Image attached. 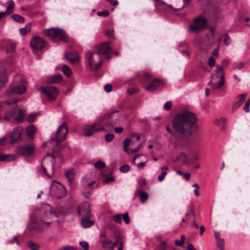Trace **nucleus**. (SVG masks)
Returning <instances> with one entry per match:
<instances>
[{"label":"nucleus","instance_id":"60","mask_svg":"<svg viewBox=\"0 0 250 250\" xmlns=\"http://www.w3.org/2000/svg\"><path fill=\"white\" fill-rule=\"evenodd\" d=\"M242 104L240 102H239V101L236 102V103H235L234 104H233V105L232 106V110H236Z\"/></svg>","mask_w":250,"mask_h":250},{"label":"nucleus","instance_id":"22","mask_svg":"<svg viewBox=\"0 0 250 250\" xmlns=\"http://www.w3.org/2000/svg\"><path fill=\"white\" fill-rule=\"evenodd\" d=\"M36 128L35 126L33 125H30L26 128V133L28 137L32 139L34 138V134L36 132Z\"/></svg>","mask_w":250,"mask_h":250},{"label":"nucleus","instance_id":"39","mask_svg":"<svg viewBox=\"0 0 250 250\" xmlns=\"http://www.w3.org/2000/svg\"><path fill=\"white\" fill-rule=\"evenodd\" d=\"M94 166L96 168L101 170L105 167V164L102 161H98L95 163Z\"/></svg>","mask_w":250,"mask_h":250},{"label":"nucleus","instance_id":"10","mask_svg":"<svg viewBox=\"0 0 250 250\" xmlns=\"http://www.w3.org/2000/svg\"><path fill=\"white\" fill-rule=\"evenodd\" d=\"M16 153L19 155H23L27 157H32L35 155V146L30 144L18 146Z\"/></svg>","mask_w":250,"mask_h":250},{"label":"nucleus","instance_id":"36","mask_svg":"<svg viewBox=\"0 0 250 250\" xmlns=\"http://www.w3.org/2000/svg\"><path fill=\"white\" fill-rule=\"evenodd\" d=\"M8 158H10L11 160H13L16 159V156L14 155H10L9 154L0 155V161L3 162L5 161Z\"/></svg>","mask_w":250,"mask_h":250},{"label":"nucleus","instance_id":"1","mask_svg":"<svg viewBox=\"0 0 250 250\" xmlns=\"http://www.w3.org/2000/svg\"><path fill=\"white\" fill-rule=\"evenodd\" d=\"M197 121V118L195 113L186 110L175 116L172 127L177 134L189 137L192 134L193 126Z\"/></svg>","mask_w":250,"mask_h":250},{"label":"nucleus","instance_id":"42","mask_svg":"<svg viewBox=\"0 0 250 250\" xmlns=\"http://www.w3.org/2000/svg\"><path fill=\"white\" fill-rule=\"evenodd\" d=\"M130 144V140L129 139H126L124 142V150L127 152L128 150L129 146Z\"/></svg>","mask_w":250,"mask_h":250},{"label":"nucleus","instance_id":"19","mask_svg":"<svg viewBox=\"0 0 250 250\" xmlns=\"http://www.w3.org/2000/svg\"><path fill=\"white\" fill-rule=\"evenodd\" d=\"M22 128L21 126L15 128L10 134V139L12 143L16 142L21 136Z\"/></svg>","mask_w":250,"mask_h":250},{"label":"nucleus","instance_id":"50","mask_svg":"<svg viewBox=\"0 0 250 250\" xmlns=\"http://www.w3.org/2000/svg\"><path fill=\"white\" fill-rule=\"evenodd\" d=\"M15 47V45L14 43L9 42L7 45V49L8 52L13 51Z\"/></svg>","mask_w":250,"mask_h":250},{"label":"nucleus","instance_id":"64","mask_svg":"<svg viewBox=\"0 0 250 250\" xmlns=\"http://www.w3.org/2000/svg\"><path fill=\"white\" fill-rule=\"evenodd\" d=\"M167 246V243L165 241L162 242L159 246V250H166Z\"/></svg>","mask_w":250,"mask_h":250},{"label":"nucleus","instance_id":"8","mask_svg":"<svg viewBox=\"0 0 250 250\" xmlns=\"http://www.w3.org/2000/svg\"><path fill=\"white\" fill-rule=\"evenodd\" d=\"M146 80L149 82V84L146 86V90L148 91H153L164 84L163 82L160 79H154L149 73H145Z\"/></svg>","mask_w":250,"mask_h":250},{"label":"nucleus","instance_id":"41","mask_svg":"<svg viewBox=\"0 0 250 250\" xmlns=\"http://www.w3.org/2000/svg\"><path fill=\"white\" fill-rule=\"evenodd\" d=\"M93 124L94 125L95 127H96L97 126H101V127H104V126H106V125L104 123L103 118L98 120L95 123Z\"/></svg>","mask_w":250,"mask_h":250},{"label":"nucleus","instance_id":"63","mask_svg":"<svg viewBox=\"0 0 250 250\" xmlns=\"http://www.w3.org/2000/svg\"><path fill=\"white\" fill-rule=\"evenodd\" d=\"M106 238V232L105 231H102L100 232V240H101L102 239H104V238Z\"/></svg>","mask_w":250,"mask_h":250},{"label":"nucleus","instance_id":"16","mask_svg":"<svg viewBox=\"0 0 250 250\" xmlns=\"http://www.w3.org/2000/svg\"><path fill=\"white\" fill-rule=\"evenodd\" d=\"M105 130L104 127L97 128L94 126L93 124L91 125H85L83 126V131L84 135L86 136L92 135L95 132Z\"/></svg>","mask_w":250,"mask_h":250},{"label":"nucleus","instance_id":"13","mask_svg":"<svg viewBox=\"0 0 250 250\" xmlns=\"http://www.w3.org/2000/svg\"><path fill=\"white\" fill-rule=\"evenodd\" d=\"M17 105H15V108L11 110L5 112L3 117L0 116V121H8L11 123L15 122L16 115L17 113L16 107ZM2 107V104L0 102V109Z\"/></svg>","mask_w":250,"mask_h":250},{"label":"nucleus","instance_id":"5","mask_svg":"<svg viewBox=\"0 0 250 250\" xmlns=\"http://www.w3.org/2000/svg\"><path fill=\"white\" fill-rule=\"evenodd\" d=\"M85 58L86 64L89 65L91 70H98L102 66V59L95 50L93 51L86 52Z\"/></svg>","mask_w":250,"mask_h":250},{"label":"nucleus","instance_id":"11","mask_svg":"<svg viewBox=\"0 0 250 250\" xmlns=\"http://www.w3.org/2000/svg\"><path fill=\"white\" fill-rule=\"evenodd\" d=\"M68 127L65 122L63 123L58 128L55 138H51L50 140L55 141L57 144L64 140L66 137L68 132Z\"/></svg>","mask_w":250,"mask_h":250},{"label":"nucleus","instance_id":"17","mask_svg":"<svg viewBox=\"0 0 250 250\" xmlns=\"http://www.w3.org/2000/svg\"><path fill=\"white\" fill-rule=\"evenodd\" d=\"M26 91V87L23 85H18L11 87L6 91V94L10 96L12 94H22Z\"/></svg>","mask_w":250,"mask_h":250},{"label":"nucleus","instance_id":"15","mask_svg":"<svg viewBox=\"0 0 250 250\" xmlns=\"http://www.w3.org/2000/svg\"><path fill=\"white\" fill-rule=\"evenodd\" d=\"M45 45V41L39 37H34L30 41L31 47L35 50H41Z\"/></svg>","mask_w":250,"mask_h":250},{"label":"nucleus","instance_id":"47","mask_svg":"<svg viewBox=\"0 0 250 250\" xmlns=\"http://www.w3.org/2000/svg\"><path fill=\"white\" fill-rule=\"evenodd\" d=\"M104 181L106 183H108L110 182L113 181L115 180V178L113 176H104Z\"/></svg>","mask_w":250,"mask_h":250},{"label":"nucleus","instance_id":"4","mask_svg":"<svg viewBox=\"0 0 250 250\" xmlns=\"http://www.w3.org/2000/svg\"><path fill=\"white\" fill-rule=\"evenodd\" d=\"M217 69L215 73L211 76V80L208 83L212 89H216L222 87L225 83V72L223 67L218 65H216Z\"/></svg>","mask_w":250,"mask_h":250},{"label":"nucleus","instance_id":"52","mask_svg":"<svg viewBox=\"0 0 250 250\" xmlns=\"http://www.w3.org/2000/svg\"><path fill=\"white\" fill-rule=\"evenodd\" d=\"M123 219L126 224H129L130 222V218L127 213H125L122 215Z\"/></svg>","mask_w":250,"mask_h":250},{"label":"nucleus","instance_id":"12","mask_svg":"<svg viewBox=\"0 0 250 250\" xmlns=\"http://www.w3.org/2000/svg\"><path fill=\"white\" fill-rule=\"evenodd\" d=\"M39 89L50 100H54L59 94L58 90L54 87H43Z\"/></svg>","mask_w":250,"mask_h":250},{"label":"nucleus","instance_id":"33","mask_svg":"<svg viewBox=\"0 0 250 250\" xmlns=\"http://www.w3.org/2000/svg\"><path fill=\"white\" fill-rule=\"evenodd\" d=\"M62 71L66 76L69 77L72 75V71L67 65H64L62 67Z\"/></svg>","mask_w":250,"mask_h":250},{"label":"nucleus","instance_id":"21","mask_svg":"<svg viewBox=\"0 0 250 250\" xmlns=\"http://www.w3.org/2000/svg\"><path fill=\"white\" fill-rule=\"evenodd\" d=\"M65 175L69 183L71 184L75 178L76 171L74 168H71L65 172Z\"/></svg>","mask_w":250,"mask_h":250},{"label":"nucleus","instance_id":"62","mask_svg":"<svg viewBox=\"0 0 250 250\" xmlns=\"http://www.w3.org/2000/svg\"><path fill=\"white\" fill-rule=\"evenodd\" d=\"M104 90L107 92H110L112 90V86L110 84H106L104 86Z\"/></svg>","mask_w":250,"mask_h":250},{"label":"nucleus","instance_id":"6","mask_svg":"<svg viewBox=\"0 0 250 250\" xmlns=\"http://www.w3.org/2000/svg\"><path fill=\"white\" fill-rule=\"evenodd\" d=\"M50 193L55 198L61 199L66 196L67 191L62 184L54 181L50 187Z\"/></svg>","mask_w":250,"mask_h":250},{"label":"nucleus","instance_id":"54","mask_svg":"<svg viewBox=\"0 0 250 250\" xmlns=\"http://www.w3.org/2000/svg\"><path fill=\"white\" fill-rule=\"evenodd\" d=\"M224 42L225 45H228L231 42V39L230 37H229L228 35H225L224 36Z\"/></svg>","mask_w":250,"mask_h":250},{"label":"nucleus","instance_id":"2","mask_svg":"<svg viewBox=\"0 0 250 250\" xmlns=\"http://www.w3.org/2000/svg\"><path fill=\"white\" fill-rule=\"evenodd\" d=\"M55 164L54 156L47 154L42 161L41 166L38 168V172L41 174L51 178L55 172Z\"/></svg>","mask_w":250,"mask_h":250},{"label":"nucleus","instance_id":"26","mask_svg":"<svg viewBox=\"0 0 250 250\" xmlns=\"http://www.w3.org/2000/svg\"><path fill=\"white\" fill-rule=\"evenodd\" d=\"M25 112L24 110L19 109V115L18 116H16L15 123L22 122L24 121Z\"/></svg>","mask_w":250,"mask_h":250},{"label":"nucleus","instance_id":"27","mask_svg":"<svg viewBox=\"0 0 250 250\" xmlns=\"http://www.w3.org/2000/svg\"><path fill=\"white\" fill-rule=\"evenodd\" d=\"M160 169L162 171V173L158 177V180L159 181H162L165 179L166 175L167 174V170H168V167L166 166L161 167Z\"/></svg>","mask_w":250,"mask_h":250},{"label":"nucleus","instance_id":"29","mask_svg":"<svg viewBox=\"0 0 250 250\" xmlns=\"http://www.w3.org/2000/svg\"><path fill=\"white\" fill-rule=\"evenodd\" d=\"M94 183L95 181L89 182V178L86 177L83 178L82 181L83 186L86 188L92 186Z\"/></svg>","mask_w":250,"mask_h":250},{"label":"nucleus","instance_id":"20","mask_svg":"<svg viewBox=\"0 0 250 250\" xmlns=\"http://www.w3.org/2000/svg\"><path fill=\"white\" fill-rule=\"evenodd\" d=\"M7 3L8 6L6 10L4 12H0V20L4 18L7 15H9L12 12L13 8L15 6L14 2L12 0H9Z\"/></svg>","mask_w":250,"mask_h":250},{"label":"nucleus","instance_id":"43","mask_svg":"<svg viewBox=\"0 0 250 250\" xmlns=\"http://www.w3.org/2000/svg\"><path fill=\"white\" fill-rule=\"evenodd\" d=\"M217 245L220 250H224L225 247V241L224 239L217 241Z\"/></svg>","mask_w":250,"mask_h":250},{"label":"nucleus","instance_id":"7","mask_svg":"<svg viewBox=\"0 0 250 250\" xmlns=\"http://www.w3.org/2000/svg\"><path fill=\"white\" fill-rule=\"evenodd\" d=\"M110 42H104L96 45L94 47V50L102 58L108 59L112 55V50L109 46Z\"/></svg>","mask_w":250,"mask_h":250},{"label":"nucleus","instance_id":"45","mask_svg":"<svg viewBox=\"0 0 250 250\" xmlns=\"http://www.w3.org/2000/svg\"><path fill=\"white\" fill-rule=\"evenodd\" d=\"M208 63L210 67H213L215 64V60L213 57L210 56L208 60Z\"/></svg>","mask_w":250,"mask_h":250},{"label":"nucleus","instance_id":"51","mask_svg":"<svg viewBox=\"0 0 250 250\" xmlns=\"http://www.w3.org/2000/svg\"><path fill=\"white\" fill-rule=\"evenodd\" d=\"M114 135L113 134L109 133L105 135V139L107 142H110L113 140Z\"/></svg>","mask_w":250,"mask_h":250},{"label":"nucleus","instance_id":"61","mask_svg":"<svg viewBox=\"0 0 250 250\" xmlns=\"http://www.w3.org/2000/svg\"><path fill=\"white\" fill-rule=\"evenodd\" d=\"M65 57L68 60V61L71 63H75L78 62V58L77 57L71 59L66 57V55H65Z\"/></svg>","mask_w":250,"mask_h":250},{"label":"nucleus","instance_id":"48","mask_svg":"<svg viewBox=\"0 0 250 250\" xmlns=\"http://www.w3.org/2000/svg\"><path fill=\"white\" fill-rule=\"evenodd\" d=\"M114 221L118 223H121L122 222V215L120 214H116L113 217Z\"/></svg>","mask_w":250,"mask_h":250},{"label":"nucleus","instance_id":"49","mask_svg":"<svg viewBox=\"0 0 250 250\" xmlns=\"http://www.w3.org/2000/svg\"><path fill=\"white\" fill-rule=\"evenodd\" d=\"M250 105V98L247 101V102H246L245 105L243 107V109L246 112H250V109H249Z\"/></svg>","mask_w":250,"mask_h":250},{"label":"nucleus","instance_id":"32","mask_svg":"<svg viewBox=\"0 0 250 250\" xmlns=\"http://www.w3.org/2000/svg\"><path fill=\"white\" fill-rule=\"evenodd\" d=\"M138 193L140 195V201L142 203L146 202L148 198V195L146 193L143 192L141 190H139L136 191V193Z\"/></svg>","mask_w":250,"mask_h":250},{"label":"nucleus","instance_id":"34","mask_svg":"<svg viewBox=\"0 0 250 250\" xmlns=\"http://www.w3.org/2000/svg\"><path fill=\"white\" fill-rule=\"evenodd\" d=\"M55 28L45 29L43 33L44 35L48 37H55Z\"/></svg>","mask_w":250,"mask_h":250},{"label":"nucleus","instance_id":"38","mask_svg":"<svg viewBox=\"0 0 250 250\" xmlns=\"http://www.w3.org/2000/svg\"><path fill=\"white\" fill-rule=\"evenodd\" d=\"M27 245L32 250H39V246L32 241L27 242Z\"/></svg>","mask_w":250,"mask_h":250},{"label":"nucleus","instance_id":"37","mask_svg":"<svg viewBox=\"0 0 250 250\" xmlns=\"http://www.w3.org/2000/svg\"><path fill=\"white\" fill-rule=\"evenodd\" d=\"M62 81V76L60 74H58L53 76L49 80V82L51 83H56Z\"/></svg>","mask_w":250,"mask_h":250},{"label":"nucleus","instance_id":"28","mask_svg":"<svg viewBox=\"0 0 250 250\" xmlns=\"http://www.w3.org/2000/svg\"><path fill=\"white\" fill-rule=\"evenodd\" d=\"M186 216H190L192 217L193 219L192 226L193 227H195L196 229L198 228V225L195 222V214L194 212L191 210L190 209L189 211L186 213Z\"/></svg>","mask_w":250,"mask_h":250},{"label":"nucleus","instance_id":"18","mask_svg":"<svg viewBox=\"0 0 250 250\" xmlns=\"http://www.w3.org/2000/svg\"><path fill=\"white\" fill-rule=\"evenodd\" d=\"M55 37L58 38L60 40L65 42H67L69 41L66 33L61 28H55Z\"/></svg>","mask_w":250,"mask_h":250},{"label":"nucleus","instance_id":"24","mask_svg":"<svg viewBox=\"0 0 250 250\" xmlns=\"http://www.w3.org/2000/svg\"><path fill=\"white\" fill-rule=\"evenodd\" d=\"M176 160L183 164H188L189 163L188 156L184 153H180L177 157Z\"/></svg>","mask_w":250,"mask_h":250},{"label":"nucleus","instance_id":"31","mask_svg":"<svg viewBox=\"0 0 250 250\" xmlns=\"http://www.w3.org/2000/svg\"><path fill=\"white\" fill-rule=\"evenodd\" d=\"M31 27V24L28 23L24 27L20 28L19 31L21 35L22 36L25 35L27 32H29L30 31Z\"/></svg>","mask_w":250,"mask_h":250},{"label":"nucleus","instance_id":"55","mask_svg":"<svg viewBox=\"0 0 250 250\" xmlns=\"http://www.w3.org/2000/svg\"><path fill=\"white\" fill-rule=\"evenodd\" d=\"M155 6L157 8L160 6H162L163 5H166V3L162 0H155Z\"/></svg>","mask_w":250,"mask_h":250},{"label":"nucleus","instance_id":"46","mask_svg":"<svg viewBox=\"0 0 250 250\" xmlns=\"http://www.w3.org/2000/svg\"><path fill=\"white\" fill-rule=\"evenodd\" d=\"M79 244L84 250H88L89 249V245L87 242L80 241Z\"/></svg>","mask_w":250,"mask_h":250},{"label":"nucleus","instance_id":"35","mask_svg":"<svg viewBox=\"0 0 250 250\" xmlns=\"http://www.w3.org/2000/svg\"><path fill=\"white\" fill-rule=\"evenodd\" d=\"M12 17L15 21L19 23H23L24 21L23 17L18 14H14Z\"/></svg>","mask_w":250,"mask_h":250},{"label":"nucleus","instance_id":"30","mask_svg":"<svg viewBox=\"0 0 250 250\" xmlns=\"http://www.w3.org/2000/svg\"><path fill=\"white\" fill-rule=\"evenodd\" d=\"M99 242L105 250L107 248L108 246L112 244V240L107 238L99 240Z\"/></svg>","mask_w":250,"mask_h":250},{"label":"nucleus","instance_id":"14","mask_svg":"<svg viewBox=\"0 0 250 250\" xmlns=\"http://www.w3.org/2000/svg\"><path fill=\"white\" fill-rule=\"evenodd\" d=\"M78 212L81 217H90L91 210L90 204L88 202H84L78 208Z\"/></svg>","mask_w":250,"mask_h":250},{"label":"nucleus","instance_id":"3","mask_svg":"<svg viewBox=\"0 0 250 250\" xmlns=\"http://www.w3.org/2000/svg\"><path fill=\"white\" fill-rule=\"evenodd\" d=\"M41 221L49 227L52 222L58 218L55 208L48 205H44L40 209Z\"/></svg>","mask_w":250,"mask_h":250},{"label":"nucleus","instance_id":"9","mask_svg":"<svg viewBox=\"0 0 250 250\" xmlns=\"http://www.w3.org/2000/svg\"><path fill=\"white\" fill-rule=\"evenodd\" d=\"M207 21L203 16H199L195 18L193 23L189 25L190 31L194 32H199L205 28Z\"/></svg>","mask_w":250,"mask_h":250},{"label":"nucleus","instance_id":"59","mask_svg":"<svg viewBox=\"0 0 250 250\" xmlns=\"http://www.w3.org/2000/svg\"><path fill=\"white\" fill-rule=\"evenodd\" d=\"M118 242L119 245L118 250H123L124 246V241L122 239H119L118 240Z\"/></svg>","mask_w":250,"mask_h":250},{"label":"nucleus","instance_id":"40","mask_svg":"<svg viewBox=\"0 0 250 250\" xmlns=\"http://www.w3.org/2000/svg\"><path fill=\"white\" fill-rule=\"evenodd\" d=\"M19 101V99H9L3 102L2 104H6V105H10L14 104L15 105H17L16 103Z\"/></svg>","mask_w":250,"mask_h":250},{"label":"nucleus","instance_id":"56","mask_svg":"<svg viewBox=\"0 0 250 250\" xmlns=\"http://www.w3.org/2000/svg\"><path fill=\"white\" fill-rule=\"evenodd\" d=\"M37 114L36 113H33V114H31L28 118H27V121L30 122V123H31V122H33L36 116H37Z\"/></svg>","mask_w":250,"mask_h":250},{"label":"nucleus","instance_id":"25","mask_svg":"<svg viewBox=\"0 0 250 250\" xmlns=\"http://www.w3.org/2000/svg\"><path fill=\"white\" fill-rule=\"evenodd\" d=\"M8 76L5 70L2 71L0 74V87L4 85L7 82Z\"/></svg>","mask_w":250,"mask_h":250},{"label":"nucleus","instance_id":"44","mask_svg":"<svg viewBox=\"0 0 250 250\" xmlns=\"http://www.w3.org/2000/svg\"><path fill=\"white\" fill-rule=\"evenodd\" d=\"M130 167L128 165H125L121 166L120 168V170L121 172L125 173L129 171Z\"/></svg>","mask_w":250,"mask_h":250},{"label":"nucleus","instance_id":"53","mask_svg":"<svg viewBox=\"0 0 250 250\" xmlns=\"http://www.w3.org/2000/svg\"><path fill=\"white\" fill-rule=\"evenodd\" d=\"M172 105L171 102L168 101L165 104L164 108L166 110H169L171 109Z\"/></svg>","mask_w":250,"mask_h":250},{"label":"nucleus","instance_id":"57","mask_svg":"<svg viewBox=\"0 0 250 250\" xmlns=\"http://www.w3.org/2000/svg\"><path fill=\"white\" fill-rule=\"evenodd\" d=\"M109 14V12L107 10H104L103 11H99L97 13V15L103 17L107 16Z\"/></svg>","mask_w":250,"mask_h":250},{"label":"nucleus","instance_id":"58","mask_svg":"<svg viewBox=\"0 0 250 250\" xmlns=\"http://www.w3.org/2000/svg\"><path fill=\"white\" fill-rule=\"evenodd\" d=\"M247 96V94L246 93H242L238 95V97L239 98V102H240L242 104H243V102L246 99Z\"/></svg>","mask_w":250,"mask_h":250},{"label":"nucleus","instance_id":"23","mask_svg":"<svg viewBox=\"0 0 250 250\" xmlns=\"http://www.w3.org/2000/svg\"><path fill=\"white\" fill-rule=\"evenodd\" d=\"M90 217H82L81 224L83 228H87L92 226L94 224V222L90 220Z\"/></svg>","mask_w":250,"mask_h":250}]
</instances>
